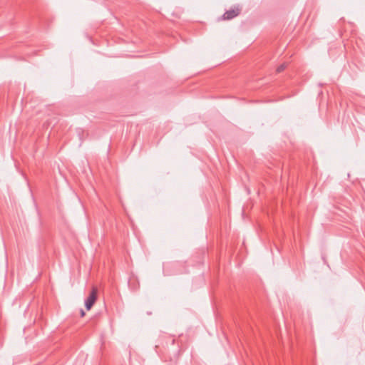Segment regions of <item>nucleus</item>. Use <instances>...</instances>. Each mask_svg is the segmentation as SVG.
<instances>
[{"mask_svg":"<svg viewBox=\"0 0 365 365\" xmlns=\"http://www.w3.org/2000/svg\"><path fill=\"white\" fill-rule=\"evenodd\" d=\"M98 289L96 287H93L89 296L85 300V306L87 310H89L97 299Z\"/></svg>","mask_w":365,"mask_h":365,"instance_id":"nucleus-1","label":"nucleus"},{"mask_svg":"<svg viewBox=\"0 0 365 365\" xmlns=\"http://www.w3.org/2000/svg\"><path fill=\"white\" fill-rule=\"evenodd\" d=\"M240 13V9L238 7L232 8L228 11H227L222 16V19L223 20H230L233 18L237 16Z\"/></svg>","mask_w":365,"mask_h":365,"instance_id":"nucleus-2","label":"nucleus"},{"mask_svg":"<svg viewBox=\"0 0 365 365\" xmlns=\"http://www.w3.org/2000/svg\"><path fill=\"white\" fill-rule=\"evenodd\" d=\"M287 67V65L285 63H283V64H281L280 66H279L277 68V73H281L282 71H283Z\"/></svg>","mask_w":365,"mask_h":365,"instance_id":"nucleus-3","label":"nucleus"},{"mask_svg":"<svg viewBox=\"0 0 365 365\" xmlns=\"http://www.w3.org/2000/svg\"><path fill=\"white\" fill-rule=\"evenodd\" d=\"M81 317H83L85 315V312L83 309L80 310Z\"/></svg>","mask_w":365,"mask_h":365,"instance_id":"nucleus-4","label":"nucleus"}]
</instances>
